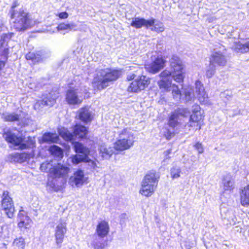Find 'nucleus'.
<instances>
[{"label": "nucleus", "instance_id": "obj_40", "mask_svg": "<svg viewBox=\"0 0 249 249\" xmlns=\"http://www.w3.org/2000/svg\"><path fill=\"white\" fill-rule=\"evenodd\" d=\"M52 162V161H51L50 162L46 161L42 163L40 167V170L46 172L49 171L51 174V169L53 167Z\"/></svg>", "mask_w": 249, "mask_h": 249}, {"label": "nucleus", "instance_id": "obj_56", "mask_svg": "<svg viewBox=\"0 0 249 249\" xmlns=\"http://www.w3.org/2000/svg\"><path fill=\"white\" fill-rule=\"evenodd\" d=\"M1 168L0 167V172L1 171Z\"/></svg>", "mask_w": 249, "mask_h": 249}, {"label": "nucleus", "instance_id": "obj_1", "mask_svg": "<svg viewBox=\"0 0 249 249\" xmlns=\"http://www.w3.org/2000/svg\"><path fill=\"white\" fill-rule=\"evenodd\" d=\"M120 72L118 70L105 69L97 71L92 81L93 87L102 90L108 87L109 83L116 80L120 76Z\"/></svg>", "mask_w": 249, "mask_h": 249}, {"label": "nucleus", "instance_id": "obj_27", "mask_svg": "<svg viewBox=\"0 0 249 249\" xmlns=\"http://www.w3.org/2000/svg\"><path fill=\"white\" fill-rule=\"evenodd\" d=\"M241 203L243 206L249 205V185L245 187L240 193Z\"/></svg>", "mask_w": 249, "mask_h": 249}, {"label": "nucleus", "instance_id": "obj_10", "mask_svg": "<svg viewBox=\"0 0 249 249\" xmlns=\"http://www.w3.org/2000/svg\"><path fill=\"white\" fill-rule=\"evenodd\" d=\"M1 208L9 218H12L13 216L15 207L12 199L9 196V192L7 191L3 192Z\"/></svg>", "mask_w": 249, "mask_h": 249}, {"label": "nucleus", "instance_id": "obj_46", "mask_svg": "<svg viewBox=\"0 0 249 249\" xmlns=\"http://www.w3.org/2000/svg\"><path fill=\"white\" fill-rule=\"evenodd\" d=\"M194 147L196 150L199 154L203 153L204 152V148L201 143L199 142H196L194 145Z\"/></svg>", "mask_w": 249, "mask_h": 249}, {"label": "nucleus", "instance_id": "obj_14", "mask_svg": "<svg viewBox=\"0 0 249 249\" xmlns=\"http://www.w3.org/2000/svg\"><path fill=\"white\" fill-rule=\"evenodd\" d=\"M69 171L70 168L68 166L57 163L51 169V174L54 178H65L67 176Z\"/></svg>", "mask_w": 249, "mask_h": 249}, {"label": "nucleus", "instance_id": "obj_49", "mask_svg": "<svg viewBox=\"0 0 249 249\" xmlns=\"http://www.w3.org/2000/svg\"><path fill=\"white\" fill-rule=\"evenodd\" d=\"M192 124L193 126L188 127V128L194 127V129L195 130H200L201 129V126L199 123V122H196V123H192ZM186 127L188 128V127Z\"/></svg>", "mask_w": 249, "mask_h": 249}, {"label": "nucleus", "instance_id": "obj_3", "mask_svg": "<svg viewBox=\"0 0 249 249\" xmlns=\"http://www.w3.org/2000/svg\"><path fill=\"white\" fill-rule=\"evenodd\" d=\"M3 137L5 140L16 146H18L21 149H24L35 146V141L34 138L31 137L25 138L19 136H18L9 129H4Z\"/></svg>", "mask_w": 249, "mask_h": 249}, {"label": "nucleus", "instance_id": "obj_52", "mask_svg": "<svg viewBox=\"0 0 249 249\" xmlns=\"http://www.w3.org/2000/svg\"><path fill=\"white\" fill-rule=\"evenodd\" d=\"M17 2H14V3L13 4V5H12V7H11V10H10V14H11V15L12 14V11H16L14 9H15V8L17 6Z\"/></svg>", "mask_w": 249, "mask_h": 249}, {"label": "nucleus", "instance_id": "obj_13", "mask_svg": "<svg viewBox=\"0 0 249 249\" xmlns=\"http://www.w3.org/2000/svg\"><path fill=\"white\" fill-rule=\"evenodd\" d=\"M155 20V19L153 18L147 20L140 17L133 18H132L130 25L137 29H140L142 27L148 29L154 25Z\"/></svg>", "mask_w": 249, "mask_h": 249}, {"label": "nucleus", "instance_id": "obj_34", "mask_svg": "<svg viewBox=\"0 0 249 249\" xmlns=\"http://www.w3.org/2000/svg\"><path fill=\"white\" fill-rule=\"evenodd\" d=\"M91 245L94 249H105L107 244L101 238L96 237Z\"/></svg>", "mask_w": 249, "mask_h": 249}, {"label": "nucleus", "instance_id": "obj_42", "mask_svg": "<svg viewBox=\"0 0 249 249\" xmlns=\"http://www.w3.org/2000/svg\"><path fill=\"white\" fill-rule=\"evenodd\" d=\"M172 77V78H174L175 81L178 83L182 82L184 79V76L182 71H176V72H174Z\"/></svg>", "mask_w": 249, "mask_h": 249}, {"label": "nucleus", "instance_id": "obj_53", "mask_svg": "<svg viewBox=\"0 0 249 249\" xmlns=\"http://www.w3.org/2000/svg\"><path fill=\"white\" fill-rule=\"evenodd\" d=\"M9 36H10L9 35L4 34L2 36L1 38H2L3 40H5L7 38H9Z\"/></svg>", "mask_w": 249, "mask_h": 249}, {"label": "nucleus", "instance_id": "obj_37", "mask_svg": "<svg viewBox=\"0 0 249 249\" xmlns=\"http://www.w3.org/2000/svg\"><path fill=\"white\" fill-rule=\"evenodd\" d=\"M151 30L152 31H155L157 32H162L164 30V27L162 22H157L154 24L153 26H151Z\"/></svg>", "mask_w": 249, "mask_h": 249}, {"label": "nucleus", "instance_id": "obj_28", "mask_svg": "<svg viewBox=\"0 0 249 249\" xmlns=\"http://www.w3.org/2000/svg\"><path fill=\"white\" fill-rule=\"evenodd\" d=\"M138 83L140 91L144 89L150 84V79L149 77L144 75H141L139 78L136 79Z\"/></svg>", "mask_w": 249, "mask_h": 249}, {"label": "nucleus", "instance_id": "obj_4", "mask_svg": "<svg viewBox=\"0 0 249 249\" xmlns=\"http://www.w3.org/2000/svg\"><path fill=\"white\" fill-rule=\"evenodd\" d=\"M134 134L130 129H124L118 132V137L114 143V148L120 151L129 149L134 145Z\"/></svg>", "mask_w": 249, "mask_h": 249}, {"label": "nucleus", "instance_id": "obj_5", "mask_svg": "<svg viewBox=\"0 0 249 249\" xmlns=\"http://www.w3.org/2000/svg\"><path fill=\"white\" fill-rule=\"evenodd\" d=\"M11 18L15 19L14 26L18 31H25L31 26V20L28 14L21 9L12 11Z\"/></svg>", "mask_w": 249, "mask_h": 249}, {"label": "nucleus", "instance_id": "obj_38", "mask_svg": "<svg viewBox=\"0 0 249 249\" xmlns=\"http://www.w3.org/2000/svg\"><path fill=\"white\" fill-rule=\"evenodd\" d=\"M13 244L18 249H23L25 245L24 239L22 237L17 238L14 240Z\"/></svg>", "mask_w": 249, "mask_h": 249}, {"label": "nucleus", "instance_id": "obj_47", "mask_svg": "<svg viewBox=\"0 0 249 249\" xmlns=\"http://www.w3.org/2000/svg\"><path fill=\"white\" fill-rule=\"evenodd\" d=\"M171 152L172 150L169 149L163 152L164 160H163L162 162L165 163L167 162V160L170 159V157L169 156V155L171 153Z\"/></svg>", "mask_w": 249, "mask_h": 249}, {"label": "nucleus", "instance_id": "obj_33", "mask_svg": "<svg viewBox=\"0 0 249 249\" xmlns=\"http://www.w3.org/2000/svg\"><path fill=\"white\" fill-rule=\"evenodd\" d=\"M201 119V112H195L190 116L189 122L186 124V127L192 126L193 123H196Z\"/></svg>", "mask_w": 249, "mask_h": 249}, {"label": "nucleus", "instance_id": "obj_19", "mask_svg": "<svg viewBox=\"0 0 249 249\" xmlns=\"http://www.w3.org/2000/svg\"><path fill=\"white\" fill-rule=\"evenodd\" d=\"M30 158V154L26 153H14L9 154L7 160L11 162L22 163Z\"/></svg>", "mask_w": 249, "mask_h": 249}, {"label": "nucleus", "instance_id": "obj_35", "mask_svg": "<svg viewBox=\"0 0 249 249\" xmlns=\"http://www.w3.org/2000/svg\"><path fill=\"white\" fill-rule=\"evenodd\" d=\"M171 90L173 99L177 102L180 101L182 99V94L178 87L176 85L173 84L172 85Z\"/></svg>", "mask_w": 249, "mask_h": 249}, {"label": "nucleus", "instance_id": "obj_16", "mask_svg": "<svg viewBox=\"0 0 249 249\" xmlns=\"http://www.w3.org/2000/svg\"><path fill=\"white\" fill-rule=\"evenodd\" d=\"M165 62L162 58L158 57L150 64L146 65L145 69L150 73H157L164 67Z\"/></svg>", "mask_w": 249, "mask_h": 249}, {"label": "nucleus", "instance_id": "obj_30", "mask_svg": "<svg viewBox=\"0 0 249 249\" xmlns=\"http://www.w3.org/2000/svg\"><path fill=\"white\" fill-rule=\"evenodd\" d=\"M114 149H115L114 147H107L104 145H101L100 147V151L102 154V156L106 159H109L114 153Z\"/></svg>", "mask_w": 249, "mask_h": 249}, {"label": "nucleus", "instance_id": "obj_54", "mask_svg": "<svg viewBox=\"0 0 249 249\" xmlns=\"http://www.w3.org/2000/svg\"><path fill=\"white\" fill-rule=\"evenodd\" d=\"M5 63L3 61H0V71L4 67Z\"/></svg>", "mask_w": 249, "mask_h": 249}, {"label": "nucleus", "instance_id": "obj_9", "mask_svg": "<svg viewBox=\"0 0 249 249\" xmlns=\"http://www.w3.org/2000/svg\"><path fill=\"white\" fill-rule=\"evenodd\" d=\"M160 79L158 82L159 88L164 91H169L172 88V73L168 70H165L159 75Z\"/></svg>", "mask_w": 249, "mask_h": 249}, {"label": "nucleus", "instance_id": "obj_51", "mask_svg": "<svg viewBox=\"0 0 249 249\" xmlns=\"http://www.w3.org/2000/svg\"><path fill=\"white\" fill-rule=\"evenodd\" d=\"M194 107V108L193 109V113H194L195 112H200L199 111L200 107L198 105H196Z\"/></svg>", "mask_w": 249, "mask_h": 249}, {"label": "nucleus", "instance_id": "obj_15", "mask_svg": "<svg viewBox=\"0 0 249 249\" xmlns=\"http://www.w3.org/2000/svg\"><path fill=\"white\" fill-rule=\"evenodd\" d=\"M67 224L65 221H61L55 228V237L57 245L58 247H61L65 234L67 231Z\"/></svg>", "mask_w": 249, "mask_h": 249}, {"label": "nucleus", "instance_id": "obj_43", "mask_svg": "<svg viewBox=\"0 0 249 249\" xmlns=\"http://www.w3.org/2000/svg\"><path fill=\"white\" fill-rule=\"evenodd\" d=\"M128 91L129 92H138L140 91L139 86H138L137 82L135 79L133 81L129 86L127 89Z\"/></svg>", "mask_w": 249, "mask_h": 249}, {"label": "nucleus", "instance_id": "obj_6", "mask_svg": "<svg viewBox=\"0 0 249 249\" xmlns=\"http://www.w3.org/2000/svg\"><path fill=\"white\" fill-rule=\"evenodd\" d=\"M157 178L155 173L147 174L142 181L140 193L145 196H151L157 188L158 182Z\"/></svg>", "mask_w": 249, "mask_h": 249}, {"label": "nucleus", "instance_id": "obj_41", "mask_svg": "<svg viewBox=\"0 0 249 249\" xmlns=\"http://www.w3.org/2000/svg\"><path fill=\"white\" fill-rule=\"evenodd\" d=\"M50 151L51 153L58 157L63 156V151L62 149L56 145H53L51 147Z\"/></svg>", "mask_w": 249, "mask_h": 249}, {"label": "nucleus", "instance_id": "obj_11", "mask_svg": "<svg viewBox=\"0 0 249 249\" xmlns=\"http://www.w3.org/2000/svg\"><path fill=\"white\" fill-rule=\"evenodd\" d=\"M66 101L69 105H79L82 102L83 98L78 89H72L67 91Z\"/></svg>", "mask_w": 249, "mask_h": 249}, {"label": "nucleus", "instance_id": "obj_25", "mask_svg": "<svg viewBox=\"0 0 249 249\" xmlns=\"http://www.w3.org/2000/svg\"><path fill=\"white\" fill-rule=\"evenodd\" d=\"M79 118L84 123L90 122L92 119L91 114L89 109L86 107L82 108L79 110Z\"/></svg>", "mask_w": 249, "mask_h": 249}, {"label": "nucleus", "instance_id": "obj_23", "mask_svg": "<svg viewBox=\"0 0 249 249\" xmlns=\"http://www.w3.org/2000/svg\"><path fill=\"white\" fill-rule=\"evenodd\" d=\"M171 67L173 69L174 72L180 71L183 69V65L182 61L177 55H173L170 59Z\"/></svg>", "mask_w": 249, "mask_h": 249}, {"label": "nucleus", "instance_id": "obj_32", "mask_svg": "<svg viewBox=\"0 0 249 249\" xmlns=\"http://www.w3.org/2000/svg\"><path fill=\"white\" fill-rule=\"evenodd\" d=\"M58 31L69 30V31H77V25L71 22L70 23H62L58 25L57 27Z\"/></svg>", "mask_w": 249, "mask_h": 249}, {"label": "nucleus", "instance_id": "obj_22", "mask_svg": "<svg viewBox=\"0 0 249 249\" xmlns=\"http://www.w3.org/2000/svg\"><path fill=\"white\" fill-rule=\"evenodd\" d=\"M232 48L237 53H248L249 52V39L235 42Z\"/></svg>", "mask_w": 249, "mask_h": 249}, {"label": "nucleus", "instance_id": "obj_7", "mask_svg": "<svg viewBox=\"0 0 249 249\" xmlns=\"http://www.w3.org/2000/svg\"><path fill=\"white\" fill-rule=\"evenodd\" d=\"M88 132L87 128L82 125L76 124L73 129V132L71 133L64 127L58 129L59 135L67 141H72L75 137L79 138L85 137Z\"/></svg>", "mask_w": 249, "mask_h": 249}, {"label": "nucleus", "instance_id": "obj_55", "mask_svg": "<svg viewBox=\"0 0 249 249\" xmlns=\"http://www.w3.org/2000/svg\"><path fill=\"white\" fill-rule=\"evenodd\" d=\"M228 34H229L230 35L228 36H231V34L230 33V32H228Z\"/></svg>", "mask_w": 249, "mask_h": 249}, {"label": "nucleus", "instance_id": "obj_31", "mask_svg": "<svg viewBox=\"0 0 249 249\" xmlns=\"http://www.w3.org/2000/svg\"><path fill=\"white\" fill-rule=\"evenodd\" d=\"M58 136L55 133H46L42 137V141L46 142H56L58 140Z\"/></svg>", "mask_w": 249, "mask_h": 249}, {"label": "nucleus", "instance_id": "obj_12", "mask_svg": "<svg viewBox=\"0 0 249 249\" xmlns=\"http://www.w3.org/2000/svg\"><path fill=\"white\" fill-rule=\"evenodd\" d=\"M211 63H213L214 65L217 64L219 66H225L227 62L225 50L222 51H216L211 55L210 58Z\"/></svg>", "mask_w": 249, "mask_h": 249}, {"label": "nucleus", "instance_id": "obj_45", "mask_svg": "<svg viewBox=\"0 0 249 249\" xmlns=\"http://www.w3.org/2000/svg\"><path fill=\"white\" fill-rule=\"evenodd\" d=\"M220 97L225 100H230L232 96V92L230 90H226L222 92L220 94Z\"/></svg>", "mask_w": 249, "mask_h": 249}, {"label": "nucleus", "instance_id": "obj_29", "mask_svg": "<svg viewBox=\"0 0 249 249\" xmlns=\"http://www.w3.org/2000/svg\"><path fill=\"white\" fill-rule=\"evenodd\" d=\"M1 118L5 122H18L20 119V115L15 112H7L3 113Z\"/></svg>", "mask_w": 249, "mask_h": 249}, {"label": "nucleus", "instance_id": "obj_50", "mask_svg": "<svg viewBox=\"0 0 249 249\" xmlns=\"http://www.w3.org/2000/svg\"><path fill=\"white\" fill-rule=\"evenodd\" d=\"M136 77V75L135 74H130L127 75V79L128 80H131L134 79Z\"/></svg>", "mask_w": 249, "mask_h": 249}, {"label": "nucleus", "instance_id": "obj_8", "mask_svg": "<svg viewBox=\"0 0 249 249\" xmlns=\"http://www.w3.org/2000/svg\"><path fill=\"white\" fill-rule=\"evenodd\" d=\"M75 151L77 154L71 157V161L73 164H77L81 162H88L90 161L89 158V150L81 143H73Z\"/></svg>", "mask_w": 249, "mask_h": 249}, {"label": "nucleus", "instance_id": "obj_18", "mask_svg": "<svg viewBox=\"0 0 249 249\" xmlns=\"http://www.w3.org/2000/svg\"><path fill=\"white\" fill-rule=\"evenodd\" d=\"M85 181L84 172L78 170L70 178L69 182L72 186L79 187L83 184Z\"/></svg>", "mask_w": 249, "mask_h": 249}, {"label": "nucleus", "instance_id": "obj_44", "mask_svg": "<svg viewBox=\"0 0 249 249\" xmlns=\"http://www.w3.org/2000/svg\"><path fill=\"white\" fill-rule=\"evenodd\" d=\"M181 172L180 169L179 167H173L171 169V176L173 178H177L179 177Z\"/></svg>", "mask_w": 249, "mask_h": 249}, {"label": "nucleus", "instance_id": "obj_20", "mask_svg": "<svg viewBox=\"0 0 249 249\" xmlns=\"http://www.w3.org/2000/svg\"><path fill=\"white\" fill-rule=\"evenodd\" d=\"M18 219L19 222L18 223V227L20 228H24L27 229L30 225L31 220L29 217L27 215L26 213L23 210L19 211Z\"/></svg>", "mask_w": 249, "mask_h": 249}, {"label": "nucleus", "instance_id": "obj_26", "mask_svg": "<svg viewBox=\"0 0 249 249\" xmlns=\"http://www.w3.org/2000/svg\"><path fill=\"white\" fill-rule=\"evenodd\" d=\"M185 113L184 109H179L173 112L169 118V125L172 127H175L178 124V114L183 115Z\"/></svg>", "mask_w": 249, "mask_h": 249}, {"label": "nucleus", "instance_id": "obj_2", "mask_svg": "<svg viewBox=\"0 0 249 249\" xmlns=\"http://www.w3.org/2000/svg\"><path fill=\"white\" fill-rule=\"evenodd\" d=\"M183 95L182 99L186 103L192 101L195 96L201 104H205L208 102V95L199 81H196L195 83V91L192 88L188 87L184 89Z\"/></svg>", "mask_w": 249, "mask_h": 249}, {"label": "nucleus", "instance_id": "obj_17", "mask_svg": "<svg viewBox=\"0 0 249 249\" xmlns=\"http://www.w3.org/2000/svg\"><path fill=\"white\" fill-rule=\"evenodd\" d=\"M56 96L51 93L44 95L42 100L37 101L35 105V107L44 106H53L56 102Z\"/></svg>", "mask_w": 249, "mask_h": 249}, {"label": "nucleus", "instance_id": "obj_48", "mask_svg": "<svg viewBox=\"0 0 249 249\" xmlns=\"http://www.w3.org/2000/svg\"><path fill=\"white\" fill-rule=\"evenodd\" d=\"M60 18L66 19L68 17V14L66 12H61L58 14Z\"/></svg>", "mask_w": 249, "mask_h": 249}, {"label": "nucleus", "instance_id": "obj_36", "mask_svg": "<svg viewBox=\"0 0 249 249\" xmlns=\"http://www.w3.org/2000/svg\"><path fill=\"white\" fill-rule=\"evenodd\" d=\"M26 58L27 60H31L34 62H38L42 60L41 55L39 53L29 52L26 55Z\"/></svg>", "mask_w": 249, "mask_h": 249}, {"label": "nucleus", "instance_id": "obj_39", "mask_svg": "<svg viewBox=\"0 0 249 249\" xmlns=\"http://www.w3.org/2000/svg\"><path fill=\"white\" fill-rule=\"evenodd\" d=\"M215 71V66L213 63L210 61V64L207 67L206 75L207 77H212L214 74Z\"/></svg>", "mask_w": 249, "mask_h": 249}, {"label": "nucleus", "instance_id": "obj_24", "mask_svg": "<svg viewBox=\"0 0 249 249\" xmlns=\"http://www.w3.org/2000/svg\"><path fill=\"white\" fill-rule=\"evenodd\" d=\"M223 189L225 191H231L234 188L233 180L230 175L225 176L222 179Z\"/></svg>", "mask_w": 249, "mask_h": 249}, {"label": "nucleus", "instance_id": "obj_21", "mask_svg": "<svg viewBox=\"0 0 249 249\" xmlns=\"http://www.w3.org/2000/svg\"><path fill=\"white\" fill-rule=\"evenodd\" d=\"M109 230L108 223L105 221H102L97 226L96 232L98 237L102 238L107 235Z\"/></svg>", "mask_w": 249, "mask_h": 249}]
</instances>
